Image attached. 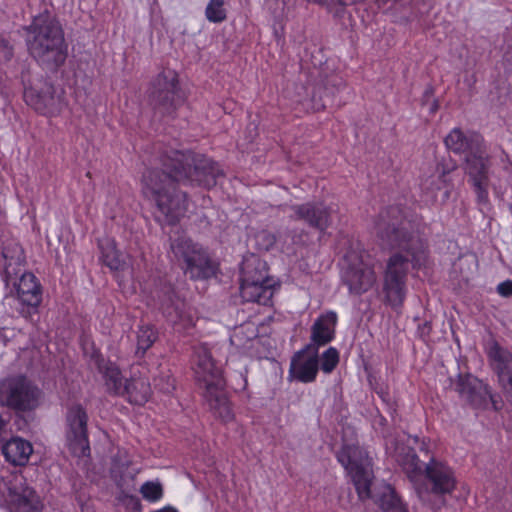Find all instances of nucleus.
<instances>
[{
    "label": "nucleus",
    "instance_id": "f257e3e1",
    "mask_svg": "<svg viewBox=\"0 0 512 512\" xmlns=\"http://www.w3.org/2000/svg\"><path fill=\"white\" fill-rule=\"evenodd\" d=\"M221 171L216 164L201 154L166 151L142 175L143 195L152 201L158 218L168 224L177 223L188 210L187 194L178 185L196 182L204 187L216 185Z\"/></svg>",
    "mask_w": 512,
    "mask_h": 512
},
{
    "label": "nucleus",
    "instance_id": "f03ea898",
    "mask_svg": "<svg viewBox=\"0 0 512 512\" xmlns=\"http://www.w3.org/2000/svg\"><path fill=\"white\" fill-rule=\"evenodd\" d=\"M409 226L399 207L382 211L375 222L381 245L398 250L387 260L383 277V292L392 307L401 306L405 299L410 266L420 265L425 258L422 244L412 236Z\"/></svg>",
    "mask_w": 512,
    "mask_h": 512
},
{
    "label": "nucleus",
    "instance_id": "7ed1b4c3",
    "mask_svg": "<svg viewBox=\"0 0 512 512\" xmlns=\"http://www.w3.org/2000/svg\"><path fill=\"white\" fill-rule=\"evenodd\" d=\"M337 457L350 475L361 501L373 499L383 512H408L390 484L373 483L372 463L364 450L355 445H346Z\"/></svg>",
    "mask_w": 512,
    "mask_h": 512
},
{
    "label": "nucleus",
    "instance_id": "20e7f679",
    "mask_svg": "<svg viewBox=\"0 0 512 512\" xmlns=\"http://www.w3.org/2000/svg\"><path fill=\"white\" fill-rule=\"evenodd\" d=\"M195 377L206 405L222 422H229L234 414L226 391L222 369L212 359L204 345L195 349Z\"/></svg>",
    "mask_w": 512,
    "mask_h": 512
},
{
    "label": "nucleus",
    "instance_id": "39448f33",
    "mask_svg": "<svg viewBox=\"0 0 512 512\" xmlns=\"http://www.w3.org/2000/svg\"><path fill=\"white\" fill-rule=\"evenodd\" d=\"M30 34L29 51L37 61L55 67L64 62V36L57 21L49 15H39L30 27Z\"/></svg>",
    "mask_w": 512,
    "mask_h": 512
},
{
    "label": "nucleus",
    "instance_id": "423d86ee",
    "mask_svg": "<svg viewBox=\"0 0 512 512\" xmlns=\"http://www.w3.org/2000/svg\"><path fill=\"white\" fill-rule=\"evenodd\" d=\"M425 477L428 485L415 484L417 496L423 504L438 510L446 504V495L452 494L456 488L453 471L431 458L425 464Z\"/></svg>",
    "mask_w": 512,
    "mask_h": 512
},
{
    "label": "nucleus",
    "instance_id": "0eeeda50",
    "mask_svg": "<svg viewBox=\"0 0 512 512\" xmlns=\"http://www.w3.org/2000/svg\"><path fill=\"white\" fill-rule=\"evenodd\" d=\"M274 281L268 276L267 265L256 256L243 261L241 296L245 301L267 305L273 297Z\"/></svg>",
    "mask_w": 512,
    "mask_h": 512
},
{
    "label": "nucleus",
    "instance_id": "6e6552de",
    "mask_svg": "<svg viewBox=\"0 0 512 512\" xmlns=\"http://www.w3.org/2000/svg\"><path fill=\"white\" fill-rule=\"evenodd\" d=\"M0 505L9 512H42L44 507L36 491L17 473L0 477Z\"/></svg>",
    "mask_w": 512,
    "mask_h": 512
},
{
    "label": "nucleus",
    "instance_id": "1a4fd4ad",
    "mask_svg": "<svg viewBox=\"0 0 512 512\" xmlns=\"http://www.w3.org/2000/svg\"><path fill=\"white\" fill-rule=\"evenodd\" d=\"M41 390L24 375H13L0 380V405L17 412L35 409Z\"/></svg>",
    "mask_w": 512,
    "mask_h": 512
},
{
    "label": "nucleus",
    "instance_id": "9d476101",
    "mask_svg": "<svg viewBox=\"0 0 512 512\" xmlns=\"http://www.w3.org/2000/svg\"><path fill=\"white\" fill-rule=\"evenodd\" d=\"M150 104L155 114L171 116L182 104L178 74L172 69H164L151 84Z\"/></svg>",
    "mask_w": 512,
    "mask_h": 512
},
{
    "label": "nucleus",
    "instance_id": "9b49d317",
    "mask_svg": "<svg viewBox=\"0 0 512 512\" xmlns=\"http://www.w3.org/2000/svg\"><path fill=\"white\" fill-rule=\"evenodd\" d=\"M348 267L344 272V281L350 292L361 294L368 291L376 282V274L368 256L357 257L354 254L347 256Z\"/></svg>",
    "mask_w": 512,
    "mask_h": 512
},
{
    "label": "nucleus",
    "instance_id": "f8f14e48",
    "mask_svg": "<svg viewBox=\"0 0 512 512\" xmlns=\"http://www.w3.org/2000/svg\"><path fill=\"white\" fill-rule=\"evenodd\" d=\"M465 170L471 178L479 203L487 205L489 161L486 152L480 146L466 156Z\"/></svg>",
    "mask_w": 512,
    "mask_h": 512
},
{
    "label": "nucleus",
    "instance_id": "ddd939ff",
    "mask_svg": "<svg viewBox=\"0 0 512 512\" xmlns=\"http://www.w3.org/2000/svg\"><path fill=\"white\" fill-rule=\"evenodd\" d=\"M87 420L86 411L79 405L71 407L67 413V440L72 453L78 457L86 456L90 451Z\"/></svg>",
    "mask_w": 512,
    "mask_h": 512
},
{
    "label": "nucleus",
    "instance_id": "4468645a",
    "mask_svg": "<svg viewBox=\"0 0 512 512\" xmlns=\"http://www.w3.org/2000/svg\"><path fill=\"white\" fill-rule=\"evenodd\" d=\"M460 397L475 408H485L491 402L497 409V402L488 386L472 375H460L455 385Z\"/></svg>",
    "mask_w": 512,
    "mask_h": 512
},
{
    "label": "nucleus",
    "instance_id": "2eb2a0df",
    "mask_svg": "<svg viewBox=\"0 0 512 512\" xmlns=\"http://www.w3.org/2000/svg\"><path fill=\"white\" fill-rule=\"evenodd\" d=\"M487 356L501 387L512 401V353L500 346L498 342L491 341L488 344Z\"/></svg>",
    "mask_w": 512,
    "mask_h": 512
},
{
    "label": "nucleus",
    "instance_id": "dca6fc26",
    "mask_svg": "<svg viewBox=\"0 0 512 512\" xmlns=\"http://www.w3.org/2000/svg\"><path fill=\"white\" fill-rule=\"evenodd\" d=\"M24 99L37 112L44 115H55L58 100L54 96V89L50 83L41 82L30 86L24 91Z\"/></svg>",
    "mask_w": 512,
    "mask_h": 512
},
{
    "label": "nucleus",
    "instance_id": "f3484780",
    "mask_svg": "<svg viewBox=\"0 0 512 512\" xmlns=\"http://www.w3.org/2000/svg\"><path fill=\"white\" fill-rule=\"evenodd\" d=\"M319 368L318 349L308 345L292 360L291 372L297 380L308 383L315 380Z\"/></svg>",
    "mask_w": 512,
    "mask_h": 512
},
{
    "label": "nucleus",
    "instance_id": "a211bd4d",
    "mask_svg": "<svg viewBox=\"0 0 512 512\" xmlns=\"http://www.w3.org/2000/svg\"><path fill=\"white\" fill-rule=\"evenodd\" d=\"M294 217L310 227L324 232L331 225V211L321 203H304L292 207Z\"/></svg>",
    "mask_w": 512,
    "mask_h": 512
},
{
    "label": "nucleus",
    "instance_id": "6ab92c4d",
    "mask_svg": "<svg viewBox=\"0 0 512 512\" xmlns=\"http://www.w3.org/2000/svg\"><path fill=\"white\" fill-rule=\"evenodd\" d=\"M20 275L19 281L14 282L17 298L22 305L37 309L42 302V286L36 276L30 272H24Z\"/></svg>",
    "mask_w": 512,
    "mask_h": 512
},
{
    "label": "nucleus",
    "instance_id": "aec40b11",
    "mask_svg": "<svg viewBox=\"0 0 512 512\" xmlns=\"http://www.w3.org/2000/svg\"><path fill=\"white\" fill-rule=\"evenodd\" d=\"M2 261L4 279L7 284L14 280L24 269L25 256L22 247L15 241H7L2 248Z\"/></svg>",
    "mask_w": 512,
    "mask_h": 512
},
{
    "label": "nucleus",
    "instance_id": "412c9836",
    "mask_svg": "<svg viewBox=\"0 0 512 512\" xmlns=\"http://www.w3.org/2000/svg\"><path fill=\"white\" fill-rule=\"evenodd\" d=\"M182 268L184 273L194 280L210 278L216 270L215 264L204 248L191 257Z\"/></svg>",
    "mask_w": 512,
    "mask_h": 512
},
{
    "label": "nucleus",
    "instance_id": "4be33fe9",
    "mask_svg": "<svg viewBox=\"0 0 512 512\" xmlns=\"http://www.w3.org/2000/svg\"><path fill=\"white\" fill-rule=\"evenodd\" d=\"M182 268L184 273L194 280L210 278L216 270L215 264L204 248L191 257Z\"/></svg>",
    "mask_w": 512,
    "mask_h": 512
},
{
    "label": "nucleus",
    "instance_id": "5701e85b",
    "mask_svg": "<svg viewBox=\"0 0 512 512\" xmlns=\"http://www.w3.org/2000/svg\"><path fill=\"white\" fill-rule=\"evenodd\" d=\"M32 452L31 443L20 437H13L2 446V453L6 461L14 466L27 464Z\"/></svg>",
    "mask_w": 512,
    "mask_h": 512
},
{
    "label": "nucleus",
    "instance_id": "b1692460",
    "mask_svg": "<svg viewBox=\"0 0 512 512\" xmlns=\"http://www.w3.org/2000/svg\"><path fill=\"white\" fill-rule=\"evenodd\" d=\"M336 322L337 315L334 312L321 315L312 326L311 345L318 348L329 343L334 337Z\"/></svg>",
    "mask_w": 512,
    "mask_h": 512
},
{
    "label": "nucleus",
    "instance_id": "393cba45",
    "mask_svg": "<svg viewBox=\"0 0 512 512\" xmlns=\"http://www.w3.org/2000/svg\"><path fill=\"white\" fill-rule=\"evenodd\" d=\"M446 147L455 153H471L480 146L478 136H466L459 128L453 129L445 138Z\"/></svg>",
    "mask_w": 512,
    "mask_h": 512
},
{
    "label": "nucleus",
    "instance_id": "a878e982",
    "mask_svg": "<svg viewBox=\"0 0 512 512\" xmlns=\"http://www.w3.org/2000/svg\"><path fill=\"white\" fill-rule=\"evenodd\" d=\"M99 248L101 250L103 262L111 270L120 271L125 270L128 267L126 258L117 250L114 239H101L99 241Z\"/></svg>",
    "mask_w": 512,
    "mask_h": 512
},
{
    "label": "nucleus",
    "instance_id": "bb28decb",
    "mask_svg": "<svg viewBox=\"0 0 512 512\" xmlns=\"http://www.w3.org/2000/svg\"><path fill=\"white\" fill-rule=\"evenodd\" d=\"M123 390L129 401L137 405L147 402L151 395L150 384L144 377L131 378L125 383Z\"/></svg>",
    "mask_w": 512,
    "mask_h": 512
},
{
    "label": "nucleus",
    "instance_id": "cd10ccee",
    "mask_svg": "<svg viewBox=\"0 0 512 512\" xmlns=\"http://www.w3.org/2000/svg\"><path fill=\"white\" fill-rule=\"evenodd\" d=\"M98 369L105 378L107 389L115 394L124 395V385L119 368L113 363H104V360L97 361Z\"/></svg>",
    "mask_w": 512,
    "mask_h": 512
},
{
    "label": "nucleus",
    "instance_id": "c85d7f7f",
    "mask_svg": "<svg viewBox=\"0 0 512 512\" xmlns=\"http://www.w3.org/2000/svg\"><path fill=\"white\" fill-rule=\"evenodd\" d=\"M203 248L200 244L193 242L190 238L181 236L171 242V251L178 261L184 266L191 257Z\"/></svg>",
    "mask_w": 512,
    "mask_h": 512
},
{
    "label": "nucleus",
    "instance_id": "c756f323",
    "mask_svg": "<svg viewBox=\"0 0 512 512\" xmlns=\"http://www.w3.org/2000/svg\"><path fill=\"white\" fill-rule=\"evenodd\" d=\"M401 465L407 476L411 481L416 483V480L425 473V464H423L418 456L413 452H408L402 459Z\"/></svg>",
    "mask_w": 512,
    "mask_h": 512
},
{
    "label": "nucleus",
    "instance_id": "7c9ffc66",
    "mask_svg": "<svg viewBox=\"0 0 512 512\" xmlns=\"http://www.w3.org/2000/svg\"><path fill=\"white\" fill-rule=\"evenodd\" d=\"M157 339V333L153 327L143 325L137 332V353L142 355L152 346Z\"/></svg>",
    "mask_w": 512,
    "mask_h": 512
},
{
    "label": "nucleus",
    "instance_id": "2f4dec72",
    "mask_svg": "<svg viewBox=\"0 0 512 512\" xmlns=\"http://www.w3.org/2000/svg\"><path fill=\"white\" fill-rule=\"evenodd\" d=\"M116 512H140L141 505L135 496L120 493L116 498Z\"/></svg>",
    "mask_w": 512,
    "mask_h": 512
},
{
    "label": "nucleus",
    "instance_id": "473e14b6",
    "mask_svg": "<svg viewBox=\"0 0 512 512\" xmlns=\"http://www.w3.org/2000/svg\"><path fill=\"white\" fill-rule=\"evenodd\" d=\"M210 22L218 23L226 19V10L223 0H210L205 11Z\"/></svg>",
    "mask_w": 512,
    "mask_h": 512
},
{
    "label": "nucleus",
    "instance_id": "72a5a7b5",
    "mask_svg": "<svg viewBox=\"0 0 512 512\" xmlns=\"http://www.w3.org/2000/svg\"><path fill=\"white\" fill-rule=\"evenodd\" d=\"M140 492L144 499L155 502L162 497L163 488L159 482L148 481L141 486Z\"/></svg>",
    "mask_w": 512,
    "mask_h": 512
},
{
    "label": "nucleus",
    "instance_id": "f704fd0d",
    "mask_svg": "<svg viewBox=\"0 0 512 512\" xmlns=\"http://www.w3.org/2000/svg\"><path fill=\"white\" fill-rule=\"evenodd\" d=\"M339 355L335 348L330 347L327 349L321 358V369L325 373H330L338 364Z\"/></svg>",
    "mask_w": 512,
    "mask_h": 512
},
{
    "label": "nucleus",
    "instance_id": "c9c22d12",
    "mask_svg": "<svg viewBox=\"0 0 512 512\" xmlns=\"http://www.w3.org/2000/svg\"><path fill=\"white\" fill-rule=\"evenodd\" d=\"M245 336H247V339H252L255 337V331L252 326H241L235 329L234 333L230 338V341L233 345L241 347L245 345L243 341V338H245Z\"/></svg>",
    "mask_w": 512,
    "mask_h": 512
},
{
    "label": "nucleus",
    "instance_id": "e433bc0d",
    "mask_svg": "<svg viewBox=\"0 0 512 512\" xmlns=\"http://www.w3.org/2000/svg\"><path fill=\"white\" fill-rule=\"evenodd\" d=\"M445 170L443 169L441 172L433 174L429 177L422 179V187L427 192H434L441 188V184L444 182L443 177L445 176Z\"/></svg>",
    "mask_w": 512,
    "mask_h": 512
},
{
    "label": "nucleus",
    "instance_id": "4c0bfd02",
    "mask_svg": "<svg viewBox=\"0 0 512 512\" xmlns=\"http://www.w3.org/2000/svg\"><path fill=\"white\" fill-rule=\"evenodd\" d=\"M261 249L269 250L276 242V238L268 231H261L256 236Z\"/></svg>",
    "mask_w": 512,
    "mask_h": 512
},
{
    "label": "nucleus",
    "instance_id": "58836bf2",
    "mask_svg": "<svg viewBox=\"0 0 512 512\" xmlns=\"http://www.w3.org/2000/svg\"><path fill=\"white\" fill-rule=\"evenodd\" d=\"M156 386H158L161 391L165 393H170L171 391L174 390L175 380L169 373H166L159 377Z\"/></svg>",
    "mask_w": 512,
    "mask_h": 512
},
{
    "label": "nucleus",
    "instance_id": "ea45409f",
    "mask_svg": "<svg viewBox=\"0 0 512 512\" xmlns=\"http://www.w3.org/2000/svg\"><path fill=\"white\" fill-rule=\"evenodd\" d=\"M497 292L503 297H512V280H507L497 286Z\"/></svg>",
    "mask_w": 512,
    "mask_h": 512
},
{
    "label": "nucleus",
    "instance_id": "a19ab883",
    "mask_svg": "<svg viewBox=\"0 0 512 512\" xmlns=\"http://www.w3.org/2000/svg\"><path fill=\"white\" fill-rule=\"evenodd\" d=\"M362 1L363 0H334L333 9H335L336 12H338L339 10H342L345 6L357 4Z\"/></svg>",
    "mask_w": 512,
    "mask_h": 512
},
{
    "label": "nucleus",
    "instance_id": "79ce46f5",
    "mask_svg": "<svg viewBox=\"0 0 512 512\" xmlns=\"http://www.w3.org/2000/svg\"><path fill=\"white\" fill-rule=\"evenodd\" d=\"M7 425V421L0 416V435L2 434L3 430L5 429Z\"/></svg>",
    "mask_w": 512,
    "mask_h": 512
},
{
    "label": "nucleus",
    "instance_id": "37998d69",
    "mask_svg": "<svg viewBox=\"0 0 512 512\" xmlns=\"http://www.w3.org/2000/svg\"><path fill=\"white\" fill-rule=\"evenodd\" d=\"M437 109V105L435 104L434 106H432V110L435 111Z\"/></svg>",
    "mask_w": 512,
    "mask_h": 512
}]
</instances>
